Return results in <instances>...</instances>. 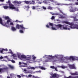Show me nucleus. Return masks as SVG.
Instances as JSON below:
<instances>
[{
	"label": "nucleus",
	"mask_w": 78,
	"mask_h": 78,
	"mask_svg": "<svg viewBox=\"0 0 78 78\" xmlns=\"http://www.w3.org/2000/svg\"><path fill=\"white\" fill-rule=\"evenodd\" d=\"M71 18H73L74 20H78V19H76V17H74L73 16H70Z\"/></svg>",
	"instance_id": "4be33fe9"
},
{
	"label": "nucleus",
	"mask_w": 78,
	"mask_h": 78,
	"mask_svg": "<svg viewBox=\"0 0 78 78\" xmlns=\"http://www.w3.org/2000/svg\"><path fill=\"white\" fill-rule=\"evenodd\" d=\"M36 9H40V8H39V6H36Z\"/></svg>",
	"instance_id": "bb28decb"
},
{
	"label": "nucleus",
	"mask_w": 78,
	"mask_h": 78,
	"mask_svg": "<svg viewBox=\"0 0 78 78\" xmlns=\"http://www.w3.org/2000/svg\"><path fill=\"white\" fill-rule=\"evenodd\" d=\"M49 57V56L48 55H45L44 57H43V58H48Z\"/></svg>",
	"instance_id": "b1692460"
},
{
	"label": "nucleus",
	"mask_w": 78,
	"mask_h": 78,
	"mask_svg": "<svg viewBox=\"0 0 78 78\" xmlns=\"http://www.w3.org/2000/svg\"><path fill=\"white\" fill-rule=\"evenodd\" d=\"M3 57L1 56L0 57V59H3Z\"/></svg>",
	"instance_id": "052dcab7"
},
{
	"label": "nucleus",
	"mask_w": 78,
	"mask_h": 78,
	"mask_svg": "<svg viewBox=\"0 0 78 78\" xmlns=\"http://www.w3.org/2000/svg\"><path fill=\"white\" fill-rule=\"evenodd\" d=\"M50 26H51V27H53V24L52 23H49Z\"/></svg>",
	"instance_id": "2f4dec72"
},
{
	"label": "nucleus",
	"mask_w": 78,
	"mask_h": 78,
	"mask_svg": "<svg viewBox=\"0 0 78 78\" xmlns=\"http://www.w3.org/2000/svg\"><path fill=\"white\" fill-rule=\"evenodd\" d=\"M10 61H11L12 63H15V62H15V61L14 60H11Z\"/></svg>",
	"instance_id": "7c9ffc66"
},
{
	"label": "nucleus",
	"mask_w": 78,
	"mask_h": 78,
	"mask_svg": "<svg viewBox=\"0 0 78 78\" xmlns=\"http://www.w3.org/2000/svg\"><path fill=\"white\" fill-rule=\"evenodd\" d=\"M70 74L71 75H78V72L77 71H76L75 73H70Z\"/></svg>",
	"instance_id": "f8f14e48"
},
{
	"label": "nucleus",
	"mask_w": 78,
	"mask_h": 78,
	"mask_svg": "<svg viewBox=\"0 0 78 78\" xmlns=\"http://www.w3.org/2000/svg\"><path fill=\"white\" fill-rule=\"evenodd\" d=\"M37 67H36L34 68V67H31V69H33V70H35V69H36V68H37Z\"/></svg>",
	"instance_id": "72a5a7b5"
},
{
	"label": "nucleus",
	"mask_w": 78,
	"mask_h": 78,
	"mask_svg": "<svg viewBox=\"0 0 78 78\" xmlns=\"http://www.w3.org/2000/svg\"><path fill=\"white\" fill-rule=\"evenodd\" d=\"M16 22H17V23L20 22V23H21V22H22V21H18V20H16Z\"/></svg>",
	"instance_id": "a19ab883"
},
{
	"label": "nucleus",
	"mask_w": 78,
	"mask_h": 78,
	"mask_svg": "<svg viewBox=\"0 0 78 78\" xmlns=\"http://www.w3.org/2000/svg\"><path fill=\"white\" fill-rule=\"evenodd\" d=\"M11 22V20H8L7 21V23L5 22H3L2 20H0V23L4 27H9V23Z\"/></svg>",
	"instance_id": "f03ea898"
},
{
	"label": "nucleus",
	"mask_w": 78,
	"mask_h": 78,
	"mask_svg": "<svg viewBox=\"0 0 78 78\" xmlns=\"http://www.w3.org/2000/svg\"><path fill=\"white\" fill-rule=\"evenodd\" d=\"M12 56H13V57H15L17 56L16 55L14 54H12Z\"/></svg>",
	"instance_id": "c03bdc74"
},
{
	"label": "nucleus",
	"mask_w": 78,
	"mask_h": 78,
	"mask_svg": "<svg viewBox=\"0 0 78 78\" xmlns=\"http://www.w3.org/2000/svg\"><path fill=\"white\" fill-rule=\"evenodd\" d=\"M31 67H30V66H29V67H28L27 69H31Z\"/></svg>",
	"instance_id": "a18cd8bd"
},
{
	"label": "nucleus",
	"mask_w": 78,
	"mask_h": 78,
	"mask_svg": "<svg viewBox=\"0 0 78 78\" xmlns=\"http://www.w3.org/2000/svg\"><path fill=\"white\" fill-rule=\"evenodd\" d=\"M61 68H62V69H67V66H61Z\"/></svg>",
	"instance_id": "a211bd4d"
},
{
	"label": "nucleus",
	"mask_w": 78,
	"mask_h": 78,
	"mask_svg": "<svg viewBox=\"0 0 78 78\" xmlns=\"http://www.w3.org/2000/svg\"><path fill=\"white\" fill-rule=\"evenodd\" d=\"M10 24L11 25H13V23H10Z\"/></svg>",
	"instance_id": "bf43d9fd"
},
{
	"label": "nucleus",
	"mask_w": 78,
	"mask_h": 78,
	"mask_svg": "<svg viewBox=\"0 0 78 78\" xmlns=\"http://www.w3.org/2000/svg\"><path fill=\"white\" fill-rule=\"evenodd\" d=\"M28 77H31V76H32V75L31 74H30L28 75Z\"/></svg>",
	"instance_id": "3c124183"
},
{
	"label": "nucleus",
	"mask_w": 78,
	"mask_h": 78,
	"mask_svg": "<svg viewBox=\"0 0 78 78\" xmlns=\"http://www.w3.org/2000/svg\"><path fill=\"white\" fill-rule=\"evenodd\" d=\"M8 57L7 56H5L4 58H7Z\"/></svg>",
	"instance_id": "338daca9"
},
{
	"label": "nucleus",
	"mask_w": 78,
	"mask_h": 78,
	"mask_svg": "<svg viewBox=\"0 0 78 78\" xmlns=\"http://www.w3.org/2000/svg\"><path fill=\"white\" fill-rule=\"evenodd\" d=\"M16 28H17V29H20V28H21L22 30L26 29V28L23 27V24L19 25V24H17L16 26Z\"/></svg>",
	"instance_id": "423d86ee"
},
{
	"label": "nucleus",
	"mask_w": 78,
	"mask_h": 78,
	"mask_svg": "<svg viewBox=\"0 0 78 78\" xmlns=\"http://www.w3.org/2000/svg\"><path fill=\"white\" fill-rule=\"evenodd\" d=\"M11 29L12 31H16V29L13 27H12Z\"/></svg>",
	"instance_id": "aec40b11"
},
{
	"label": "nucleus",
	"mask_w": 78,
	"mask_h": 78,
	"mask_svg": "<svg viewBox=\"0 0 78 78\" xmlns=\"http://www.w3.org/2000/svg\"><path fill=\"white\" fill-rule=\"evenodd\" d=\"M17 77H18V78H21V76L20 75H17Z\"/></svg>",
	"instance_id": "8fccbe9b"
},
{
	"label": "nucleus",
	"mask_w": 78,
	"mask_h": 78,
	"mask_svg": "<svg viewBox=\"0 0 78 78\" xmlns=\"http://www.w3.org/2000/svg\"><path fill=\"white\" fill-rule=\"evenodd\" d=\"M64 78H78V76H77L72 77V76H70L68 77H65Z\"/></svg>",
	"instance_id": "2eb2a0df"
},
{
	"label": "nucleus",
	"mask_w": 78,
	"mask_h": 78,
	"mask_svg": "<svg viewBox=\"0 0 78 78\" xmlns=\"http://www.w3.org/2000/svg\"><path fill=\"white\" fill-rule=\"evenodd\" d=\"M22 64V63L20 62H19V65H21Z\"/></svg>",
	"instance_id": "13d9d810"
},
{
	"label": "nucleus",
	"mask_w": 78,
	"mask_h": 78,
	"mask_svg": "<svg viewBox=\"0 0 78 78\" xmlns=\"http://www.w3.org/2000/svg\"><path fill=\"white\" fill-rule=\"evenodd\" d=\"M14 3H16V4H18V5H20L21 3L20 2H19L17 1H15L14 2Z\"/></svg>",
	"instance_id": "f3484780"
},
{
	"label": "nucleus",
	"mask_w": 78,
	"mask_h": 78,
	"mask_svg": "<svg viewBox=\"0 0 78 78\" xmlns=\"http://www.w3.org/2000/svg\"><path fill=\"white\" fill-rule=\"evenodd\" d=\"M9 53L11 54V55H13V52H12V51H11V50L9 49Z\"/></svg>",
	"instance_id": "cd10ccee"
},
{
	"label": "nucleus",
	"mask_w": 78,
	"mask_h": 78,
	"mask_svg": "<svg viewBox=\"0 0 78 78\" xmlns=\"http://www.w3.org/2000/svg\"><path fill=\"white\" fill-rule=\"evenodd\" d=\"M63 55H55L54 56H52V55H49V58H58V57H59V56H63Z\"/></svg>",
	"instance_id": "6e6552de"
},
{
	"label": "nucleus",
	"mask_w": 78,
	"mask_h": 78,
	"mask_svg": "<svg viewBox=\"0 0 78 78\" xmlns=\"http://www.w3.org/2000/svg\"><path fill=\"white\" fill-rule=\"evenodd\" d=\"M36 57H34L33 58V59H36Z\"/></svg>",
	"instance_id": "69168bd1"
},
{
	"label": "nucleus",
	"mask_w": 78,
	"mask_h": 78,
	"mask_svg": "<svg viewBox=\"0 0 78 78\" xmlns=\"http://www.w3.org/2000/svg\"><path fill=\"white\" fill-rule=\"evenodd\" d=\"M42 8L43 9L45 10L47 9V8H46V7H44V6H43Z\"/></svg>",
	"instance_id": "4c0bfd02"
},
{
	"label": "nucleus",
	"mask_w": 78,
	"mask_h": 78,
	"mask_svg": "<svg viewBox=\"0 0 78 78\" xmlns=\"http://www.w3.org/2000/svg\"><path fill=\"white\" fill-rule=\"evenodd\" d=\"M25 8H27V9H28L30 8V6L28 5L27 6H26L25 7Z\"/></svg>",
	"instance_id": "f704fd0d"
},
{
	"label": "nucleus",
	"mask_w": 78,
	"mask_h": 78,
	"mask_svg": "<svg viewBox=\"0 0 78 78\" xmlns=\"http://www.w3.org/2000/svg\"><path fill=\"white\" fill-rule=\"evenodd\" d=\"M3 50H4V51H5V49H2V50H0V52L1 53H3Z\"/></svg>",
	"instance_id": "a878e982"
},
{
	"label": "nucleus",
	"mask_w": 78,
	"mask_h": 78,
	"mask_svg": "<svg viewBox=\"0 0 78 78\" xmlns=\"http://www.w3.org/2000/svg\"><path fill=\"white\" fill-rule=\"evenodd\" d=\"M49 9H53V7H51V6H49Z\"/></svg>",
	"instance_id": "ea45409f"
},
{
	"label": "nucleus",
	"mask_w": 78,
	"mask_h": 78,
	"mask_svg": "<svg viewBox=\"0 0 78 78\" xmlns=\"http://www.w3.org/2000/svg\"><path fill=\"white\" fill-rule=\"evenodd\" d=\"M8 69L9 68L7 67H6V68H0V73H2V72H5V70H8Z\"/></svg>",
	"instance_id": "0eeeda50"
},
{
	"label": "nucleus",
	"mask_w": 78,
	"mask_h": 78,
	"mask_svg": "<svg viewBox=\"0 0 78 78\" xmlns=\"http://www.w3.org/2000/svg\"><path fill=\"white\" fill-rule=\"evenodd\" d=\"M7 59L8 60V61H10L11 60H10V59H9V58H8V57L7 58Z\"/></svg>",
	"instance_id": "49530a36"
},
{
	"label": "nucleus",
	"mask_w": 78,
	"mask_h": 78,
	"mask_svg": "<svg viewBox=\"0 0 78 78\" xmlns=\"http://www.w3.org/2000/svg\"><path fill=\"white\" fill-rule=\"evenodd\" d=\"M46 27L47 28H49V26H48V24H47L46 25Z\"/></svg>",
	"instance_id": "6e6d98bb"
},
{
	"label": "nucleus",
	"mask_w": 78,
	"mask_h": 78,
	"mask_svg": "<svg viewBox=\"0 0 78 78\" xmlns=\"http://www.w3.org/2000/svg\"><path fill=\"white\" fill-rule=\"evenodd\" d=\"M37 68H39L40 69H41L42 70H45L46 69L44 67H43L42 66H38L37 67Z\"/></svg>",
	"instance_id": "4468645a"
},
{
	"label": "nucleus",
	"mask_w": 78,
	"mask_h": 78,
	"mask_svg": "<svg viewBox=\"0 0 78 78\" xmlns=\"http://www.w3.org/2000/svg\"><path fill=\"white\" fill-rule=\"evenodd\" d=\"M60 20H56V22H59Z\"/></svg>",
	"instance_id": "e2e57ef3"
},
{
	"label": "nucleus",
	"mask_w": 78,
	"mask_h": 78,
	"mask_svg": "<svg viewBox=\"0 0 78 78\" xmlns=\"http://www.w3.org/2000/svg\"><path fill=\"white\" fill-rule=\"evenodd\" d=\"M50 68L51 69H55V66H50Z\"/></svg>",
	"instance_id": "58836bf2"
},
{
	"label": "nucleus",
	"mask_w": 78,
	"mask_h": 78,
	"mask_svg": "<svg viewBox=\"0 0 78 78\" xmlns=\"http://www.w3.org/2000/svg\"><path fill=\"white\" fill-rule=\"evenodd\" d=\"M50 75L52 76H50V78H59L58 77H61L62 76L61 75L56 73L53 74L52 73H50Z\"/></svg>",
	"instance_id": "7ed1b4c3"
},
{
	"label": "nucleus",
	"mask_w": 78,
	"mask_h": 78,
	"mask_svg": "<svg viewBox=\"0 0 78 78\" xmlns=\"http://www.w3.org/2000/svg\"><path fill=\"white\" fill-rule=\"evenodd\" d=\"M62 23H66L68 25H71V26H69L66 24H64L63 25L58 24L56 25L55 27H51L52 30H57L59 29V28L61 30H70L71 29H77L78 30V25H74L73 23H69L67 21H63L62 22Z\"/></svg>",
	"instance_id": "f257e3e1"
},
{
	"label": "nucleus",
	"mask_w": 78,
	"mask_h": 78,
	"mask_svg": "<svg viewBox=\"0 0 78 78\" xmlns=\"http://www.w3.org/2000/svg\"><path fill=\"white\" fill-rule=\"evenodd\" d=\"M27 73H32V72L31 71H27Z\"/></svg>",
	"instance_id": "c85d7f7f"
},
{
	"label": "nucleus",
	"mask_w": 78,
	"mask_h": 78,
	"mask_svg": "<svg viewBox=\"0 0 78 78\" xmlns=\"http://www.w3.org/2000/svg\"><path fill=\"white\" fill-rule=\"evenodd\" d=\"M24 71L25 72H26V71H27V69H24Z\"/></svg>",
	"instance_id": "774afa93"
},
{
	"label": "nucleus",
	"mask_w": 78,
	"mask_h": 78,
	"mask_svg": "<svg viewBox=\"0 0 78 78\" xmlns=\"http://www.w3.org/2000/svg\"><path fill=\"white\" fill-rule=\"evenodd\" d=\"M69 8L70 9L69 10L71 12H74L76 11H78V9L76 7H70Z\"/></svg>",
	"instance_id": "20e7f679"
},
{
	"label": "nucleus",
	"mask_w": 78,
	"mask_h": 78,
	"mask_svg": "<svg viewBox=\"0 0 78 78\" xmlns=\"http://www.w3.org/2000/svg\"><path fill=\"white\" fill-rule=\"evenodd\" d=\"M59 11L60 12H61V13H62V14H64V13H63V12H62V11H61V10H59Z\"/></svg>",
	"instance_id": "de8ad7c7"
},
{
	"label": "nucleus",
	"mask_w": 78,
	"mask_h": 78,
	"mask_svg": "<svg viewBox=\"0 0 78 78\" xmlns=\"http://www.w3.org/2000/svg\"><path fill=\"white\" fill-rule=\"evenodd\" d=\"M52 15H58V16H60L59 17V18L60 19H64V18H65L64 16H63L62 15L58 13H53L52 14Z\"/></svg>",
	"instance_id": "1a4fd4ad"
},
{
	"label": "nucleus",
	"mask_w": 78,
	"mask_h": 78,
	"mask_svg": "<svg viewBox=\"0 0 78 78\" xmlns=\"http://www.w3.org/2000/svg\"><path fill=\"white\" fill-rule=\"evenodd\" d=\"M8 66L9 67V68H10V69H11L12 70H13V69H14V67L13 66H12L10 65H8Z\"/></svg>",
	"instance_id": "dca6fc26"
},
{
	"label": "nucleus",
	"mask_w": 78,
	"mask_h": 78,
	"mask_svg": "<svg viewBox=\"0 0 78 78\" xmlns=\"http://www.w3.org/2000/svg\"><path fill=\"white\" fill-rule=\"evenodd\" d=\"M32 9H36V6H32Z\"/></svg>",
	"instance_id": "c9c22d12"
},
{
	"label": "nucleus",
	"mask_w": 78,
	"mask_h": 78,
	"mask_svg": "<svg viewBox=\"0 0 78 78\" xmlns=\"http://www.w3.org/2000/svg\"><path fill=\"white\" fill-rule=\"evenodd\" d=\"M21 67H27V66L23 65V66H21Z\"/></svg>",
	"instance_id": "680f3d73"
},
{
	"label": "nucleus",
	"mask_w": 78,
	"mask_h": 78,
	"mask_svg": "<svg viewBox=\"0 0 78 78\" xmlns=\"http://www.w3.org/2000/svg\"><path fill=\"white\" fill-rule=\"evenodd\" d=\"M75 5H78V2H76L75 3Z\"/></svg>",
	"instance_id": "4d7b16f0"
},
{
	"label": "nucleus",
	"mask_w": 78,
	"mask_h": 78,
	"mask_svg": "<svg viewBox=\"0 0 78 78\" xmlns=\"http://www.w3.org/2000/svg\"><path fill=\"white\" fill-rule=\"evenodd\" d=\"M58 61H59V62H62V61H63V60L62 59V58H60L58 60Z\"/></svg>",
	"instance_id": "412c9836"
},
{
	"label": "nucleus",
	"mask_w": 78,
	"mask_h": 78,
	"mask_svg": "<svg viewBox=\"0 0 78 78\" xmlns=\"http://www.w3.org/2000/svg\"><path fill=\"white\" fill-rule=\"evenodd\" d=\"M8 3L9 4H9H11V1H9V0L8 1Z\"/></svg>",
	"instance_id": "09e8293b"
},
{
	"label": "nucleus",
	"mask_w": 78,
	"mask_h": 78,
	"mask_svg": "<svg viewBox=\"0 0 78 78\" xmlns=\"http://www.w3.org/2000/svg\"><path fill=\"white\" fill-rule=\"evenodd\" d=\"M17 56H16L15 57H13V59H16V60H17Z\"/></svg>",
	"instance_id": "e433bc0d"
},
{
	"label": "nucleus",
	"mask_w": 78,
	"mask_h": 78,
	"mask_svg": "<svg viewBox=\"0 0 78 78\" xmlns=\"http://www.w3.org/2000/svg\"><path fill=\"white\" fill-rule=\"evenodd\" d=\"M9 8L10 9H16V8L14 7V5L12 4H9Z\"/></svg>",
	"instance_id": "9b49d317"
},
{
	"label": "nucleus",
	"mask_w": 78,
	"mask_h": 78,
	"mask_svg": "<svg viewBox=\"0 0 78 78\" xmlns=\"http://www.w3.org/2000/svg\"><path fill=\"white\" fill-rule=\"evenodd\" d=\"M20 33H23V31L22 30H20Z\"/></svg>",
	"instance_id": "473e14b6"
},
{
	"label": "nucleus",
	"mask_w": 78,
	"mask_h": 78,
	"mask_svg": "<svg viewBox=\"0 0 78 78\" xmlns=\"http://www.w3.org/2000/svg\"><path fill=\"white\" fill-rule=\"evenodd\" d=\"M18 57L19 58H20V59H21V55L20 56V55H18Z\"/></svg>",
	"instance_id": "37998d69"
},
{
	"label": "nucleus",
	"mask_w": 78,
	"mask_h": 78,
	"mask_svg": "<svg viewBox=\"0 0 78 78\" xmlns=\"http://www.w3.org/2000/svg\"><path fill=\"white\" fill-rule=\"evenodd\" d=\"M51 19H52V20H53L55 19V16H53L51 18Z\"/></svg>",
	"instance_id": "79ce46f5"
},
{
	"label": "nucleus",
	"mask_w": 78,
	"mask_h": 78,
	"mask_svg": "<svg viewBox=\"0 0 78 78\" xmlns=\"http://www.w3.org/2000/svg\"><path fill=\"white\" fill-rule=\"evenodd\" d=\"M9 7L8 6H4L3 8L4 9H8V8Z\"/></svg>",
	"instance_id": "393cba45"
},
{
	"label": "nucleus",
	"mask_w": 78,
	"mask_h": 78,
	"mask_svg": "<svg viewBox=\"0 0 78 78\" xmlns=\"http://www.w3.org/2000/svg\"><path fill=\"white\" fill-rule=\"evenodd\" d=\"M69 67L71 69H76V68L74 65H69Z\"/></svg>",
	"instance_id": "9d476101"
},
{
	"label": "nucleus",
	"mask_w": 78,
	"mask_h": 78,
	"mask_svg": "<svg viewBox=\"0 0 78 78\" xmlns=\"http://www.w3.org/2000/svg\"><path fill=\"white\" fill-rule=\"evenodd\" d=\"M3 17L6 20H11V19L8 16H3Z\"/></svg>",
	"instance_id": "ddd939ff"
},
{
	"label": "nucleus",
	"mask_w": 78,
	"mask_h": 78,
	"mask_svg": "<svg viewBox=\"0 0 78 78\" xmlns=\"http://www.w3.org/2000/svg\"><path fill=\"white\" fill-rule=\"evenodd\" d=\"M21 58H23V59H26L27 56L24 55H21Z\"/></svg>",
	"instance_id": "6ab92c4d"
},
{
	"label": "nucleus",
	"mask_w": 78,
	"mask_h": 78,
	"mask_svg": "<svg viewBox=\"0 0 78 78\" xmlns=\"http://www.w3.org/2000/svg\"><path fill=\"white\" fill-rule=\"evenodd\" d=\"M66 58L68 60L69 59V60H70L71 59H72V61H75V60L78 59V57L76 56H71L70 57H67Z\"/></svg>",
	"instance_id": "39448f33"
},
{
	"label": "nucleus",
	"mask_w": 78,
	"mask_h": 78,
	"mask_svg": "<svg viewBox=\"0 0 78 78\" xmlns=\"http://www.w3.org/2000/svg\"><path fill=\"white\" fill-rule=\"evenodd\" d=\"M56 5H58V6H62V5H63L62 4H61L60 3H58L57 4H56Z\"/></svg>",
	"instance_id": "5701e85b"
},
{
	"label": "nucleus",
	"mask_w": 78,
	"mask_h": 78,
	"mask_svg": "<svg viewBox=\"0 0 78 78\" xmlns=\"http://www.w3.org/2000/svg\"><path fill=\"white\" fill-rule=\"evenodd\" d=\"M54 69H55V70H56V71H57V72H58V69H57V68H55Z\"/></svg>",
	"instance_id": "864d4df0"
},
{
	"label": "nucleus",
	"mask_w": 78,
	"mask_h": 78,
	"mask_svg": "<svg viewBox=\"0 0 78 78\" xmlns=\"http://www.w3.org/2000/svg\"><path fill=\"white\" fill-rule=\"evenodd\" d=\"M24 2L26 3H27V5L28 4H29V2L28 1H24Z\"/></svg>",
	"instance_id": "c756f323"
},
{
	"label": "nucleus",
	"mask_w": 78,
	"mask_h": 78,
	"mask_svg": "<svg viewBox=\"0 0 78 78\" xmlns=\"http://www.w3.org/2000/svg\"><path fill=\"white\" fill-rule=\"evenodd\" d=\"M49 2H54V1L53 0H49Z\"/></svg>",
	"instance_id": "603ef678"
},
{
	"label": "nucleus",
	"mask_w": 78,
	"mask_h": 78,
	"mask_svg": "<svg viewBox=\"0 0 78 78\" xmlns=\"http://www.w3.org/2000/svg\"><path fill=\"white\" fill-rule=\"evenodd\" d=\"M23 64H24V65H27L28 64H27V63H23Z\"/></svg>",
	"instance_id": "5fc2aeb1"
},
{
	"label": "nucleus",
	"mask_w": 78,
	"mask_h": 78,
	"mask_svg": "<svg viewBox=\"0 0 78 78\" xmlns=\"http://www.w3.org/2000/svg\"><path fill=\"white\" fill-rule=\"evenodd\" d=\"M56 67H59V68H61V66H57Z\"/></svg>",
	"instance_id": "0e129e2a"
}]
</instances>
